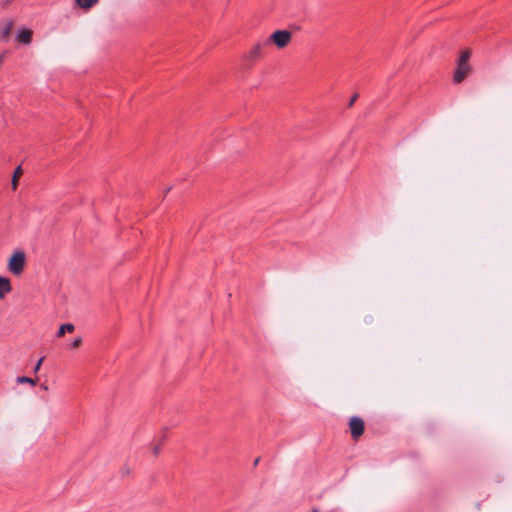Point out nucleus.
Returning a JSON list of instances; mask_svg holds the SVG:
<instances>
[{
	"label": "nucleus",
	"mask_w": 512,
	"mask_h": 512,
	"mask_svg": "<svg viewBox=\"0 0 512 512\" xmlns=\"http://www.w3.org/2000/svg\"><path fill=\"white\" fill-rule=\"evenodd\" d=\"M470 56V50H465L461 53L460 58L458 60L457 69L453 77L455 83H461L470 74L471 66L468 63Z\"/></svg>",
	"instance_id": "nucleus-1"
},
{
	"label": "nucleus",
	"mask_w": 512,
	"mask_h": 512,
	"mask_svg": "<svg viewBox=\"0 0 512 512\" xmlns=\"http://www.w3.org/2000/svg\"><path fill=\"white\" fill-rule=\"evenodd\" d=\"M26 264V256L22 250L14 251L8 260V270L15 276L22 274Z\"/></svg>",
	"instance_id": "nucleus-2"
},
{
	"label": "nucleus",
	"mask_w": 512,
	"mask_h": 512,
	"mask_svg": "<svg viewBox=\"0 0 512 512\" xmlns=\"http://www.w3.org/2000/svg\"><path fill=\"white\" fill-rule=\"evenodd\" d=\"M292 40V33L288 30H276L270 35L269 41L279 49L285 48Z\"/></svg>",
	"instance_id": "nucleus-3"
},
{
	"label": "nucleus",
	"mask_w": 512,
	"mask_h": 512,
	"mask_svg": "<svg viewBox=\"0 0 512 512\" xmlns=\"http://www.w3.org/2000/svg\"><path fill=\"white\" fill-rule=\"evenodd\" d=\"M349 428L352 438L359 439L364 433L365 424L363 419L357 416L352 417L349 421Z\"/></svg>",
	"instance_id": "nucleus-4"
},
{
	"label": "nucleus",
	"mask_w": 512,
	"mask_h": 512,
	"mask_svg": "<svg viewBox=\"0 0 512 512\" xmlns=\"http://www.w3.org/2000/svg\"><path fill=\"white\" fill-rule=\"evenodd\" d=\"M11 290L12 286L10 280L6 277H0V299H3Z\"/></svg>",
	"instance_id": "nucleus-5"
},
{
	"label": "nucleus",
	"mask_w": 512,
	"mask_h": 512,
	"mask_svg": "<svg viewBox=\"0 0 512 512\" xmlns=\"http://www.w3.org/2000/svg\"><path fill=\"white\" fill-rule=\"evenodd\" d=\"M13 26L14 22L12 20H6L3 22V27L1 29V37L4 41H7L9 39Z\"/></svg>",
	"instance_id": "nucleus-6"
},
{
	"label": "nucleus",
	"mask_w": 512,
	"mask_h": 512,
	"mask_svg": "<svg viewBox=\"0 0 512 512\" xmlns=\"http://www.w3.org/2000/svg\"><path fill=\"white\" fill-rule=\"evenodd\" d=\"M17 40L23 44H29L32 40V31L30 29H24L18 34Z\"/></svg>",
	"instance_id": "nucleus-7"
},
{
	"label": "nucleus",
	"mask_w": 512,
	"mask_h": 512,
	"mask_svg": "<svg viewBox=\"0 0 512 512\" xmlns=\"http://www.w3.org/2000/svg\"><path fill=\"white\" fill-rule=\"evenodd\" d=\"M248 57L252 60L262 57V44L256 43L249 51Z\"/></svg>",
	"instance_id": "nucleus-8"
},
{
	"label": "nucleus",
	"mask_w": 512,
	"mask_h": 512,
	"mask_svg": "<svg viewBox=\"0 0 512 512\" xmlns=\"http://www.w3.org/2000/svg\"><path fill=\"white\" fill-rule=\"evenodd\" d=\"M23 175V170L21 168V166H18L15 170H14V173H13V177H12V180H11V186H12V189L15 191L18 187V181L19 179L21 178V176Z\"/></svg>",
	"instance_id": "nucleus-9"
},
{
	"label": "nucleus",
	"mask_w": 512,
	"mask_h": 512,
	"mask_svg": "<svg viewBox=\"0 0 512 512\" xmlns=\"http://www.w3.org/2000/svg\"><path fill=\"white\" fill-rule=\"evenodd\" d=\"M75 330V327L73 324L71 323H66V324H63L59 327V330L57 332V336L58 337H62L64 336L67 332L68 333H71Z\"/></svg>",
	"instance_id": "nucleus-10"
},
{
	"label": "nucleus",
	"mask_w": 512,
	"mask_h": 512,
	"mask_svg": "<svg viewBox=\"0 0 512 512\" xmlns=\"http://www.w3.org/2000/svg\"><path fill=\"white\" fill-rule=\"evenodd\" d=\"M98 0H76L78 6L84 9L91 8L94 4H96Z\"/></svg>",
	"instance_id": "nucleus-11"
},
{
	"label": "nucleus",
	"mask_w": 512,
	"mask_h": 512,
	"mask_svg": "<svg viewBox=\"0 0 512 512\" xmlns=\"http://www.w3.org/2000/svg\"><path fill=\"white\" fill-rule=\"evenodd\" d=\"M17 382L18 383H29L31 385H35L37 380L36 379H32V378H29V377H26V376H21V377H18L17 378Z\"/></svg>",
	"instance_id": "nucleus-12"
},
{
	"label": "nucleus",
	"mask_w": 512,
	"mask_h": 512,
	"mask_svg": "<svg viewBox=\"0 0 512 512\" xmlns=\"http://www.w3.org/2000/svg\"><path fill=\"white\" fill-rule=\"evenodd\" d=\"M81 344H82V338L80 336L76 337L74 339V341L72 342V344H71V348L72 349H77V348H79L81 346Z\"/></svg>",
	"instance_id": "nucleus-13"
},
{
	"label": "nucleus",
	"mask_w": 512,
	"mask_h": 512,
	"mask_svg": "<svg viewBox=\"0 0 512 512\" xmlns=\"http://www.w3.org/2000/svg\"><path fill=\"white\" fill-rule=\"evenodd\" d=\"M151 449H152V453L156 456L160 452L161 445L160 444H152Z\"/></svg>",
	"instance_id": "nucleus-14"
},
{
	"label": "nucleus",
	"mask_w": 512,
	"mask_h": 512,
	"mask_svg": "<svg viewBox=\"0 0 512 512\" xmlns=\"http://www.w3.org/2000/svg\"><path fill=\"white\" fill-rule=\"evenodd\" d=\"M44 361V357L40 358L37 364L34 367V372H38L40 370V367L42 365V362Z\"/></svg>",
	"instance_id": "nucleus-15"
},
{
	"label": "nucleus",
	"mask_w": 512,
	"mask_h": 512,
	"mask_svg": "<svg viewBox=\"0 0 512 512\" xmlns=\"http://www.w3.org/2000/svg\"><path fill=\"white\" fill-rule=\"evenodd\" d=\"M358 94H354L353 97L351 98L350 102H349V106H352L354 104V102L357 100L358 98Z\"/></svg>",
	"instance_id": "nucleus-16"
},
{
	"label": "nucleus",
	"mask_w": 512,
	"mask_h": 512,
	"mask_svg": "<svg viewBox=\"0 0 512 512\" xmlns=\"http://www.w3.org/2000/svg\"><path fill=\"white\" fill-rule=\"evenodd\" d=\"M259 460H260L259 458L255 459V461H254V466L258 465Z\"/></svg>",
	"instance_id": "nucleus-17"
},
{
	"label": "nucleus",
	"mask_w": 512,
	"mask_h": 512,
	"mask_svg": "<svg viewBox=\"0 0 512 512\" xmlns=\"http://www.w3.org/2000/svg\"><path fill=\"white\" fill-rule=\"evenodd\" d=\"M42 389H43V390H45V391H46V390H48L47 385L43 384V385H42Z\"/></svg>",
	"instance_id": "nucleus-18"
},
{
	"label": "nucleus",
	"mask_w": 512,
	"mask_h": 512,
	"mask_svg": "<svg viewBox=\"0 0 512 512\" xmlns=\"http://www.w3.org/2000/svg\"><path fill=\"white\" fill-rule=\"evenodd\" d=\"M3 59H4V56H3V55H0V65L2 64Z\"/></svg>",
	"instance_id": "nucleus-19"
},
{
	"label": "nucleus",
	"mask_w": 512,
	"mask_h": 512,
	"mask_svg": "<svg viewBox=\"0 0 512 512\" xmlns=\"http://www.w3.org/2000/svg\"><path fill=\"white\" fill-rule=\"evenodd\" d=\"M311 512H319L317 509H313Z\"/></svg>",
	"instance_id": "nucleus-20"
}]
</instances>
